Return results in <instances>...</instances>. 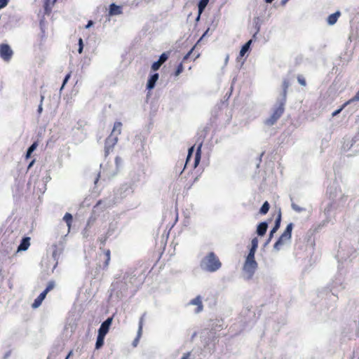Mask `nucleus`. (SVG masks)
Returning <instances> with one entry per match:
<instances>
[{
	"label": "nucleus",
	"mask_w": 359,
	"mask_h": 359,
	"mask_svg": "<svg viewBox=\"0 0 359 359\" xmlns=\"http://www.w3.org/2000/svg\"><path fill=\"white\" fill-rule=\"evenodd\" d=\"M122 128V123L119 121L114 123L113 130L111 135L105 140V156H108L110 151L113 149L114 146L118 141V135L121 134Z\"/></svg>",
	"instance_id": "obj_1"
},
{
	"label": "nucleus",
	"mask_w": 359,
	"mask_h": 359,
	"mask_svg": "<svg viewBox=\"0 0 359 359\" xmlns=\"http://www.w3.org/2000/svg\"><path fill=\"white\" fill-rule=\"evenodd\" d=\"M104 335L98 334L97 337V341L95 344V348L100 349L104 344Z\"/></svg>",
	"instance_id": "obj_21"
},
{
	"label": "nucleus",
	"mask_w": 359,
	"mask_h": 359,
	"mask_svg": "<svg viewBox=\"0 0 359 359\" xmlns=\"http://www.w3.org/2000/svg\"><path fill=\"white\" fill-rule=\"evenodd\" d=\"M112 323V318H108L105 321H104L99 330H98V334H102L106 336V334L108 333L109 330V327Z\"/></svg>",
	"instance_id": "obj_8"
},
{
	"label": "nucleus",
	"mask_w": 359,
	"mask_h": 359,
	"mask_svg": "<svg viewBox=\"0 0 359 359\" xmlns=\"http://www.w3.org/2000/svg\"><path fill=\"white\" fill-rule=\"evenodd\" d=\"M346 106H344V104L337 110L334 111L333 113H332V116H337V114H339Z\"/></svg>",
	"instance_id": "obj_36"
},
{
	"label": "nucleus",
	"mask_w": 359,
	"mask_h": 359,
	"mask_svg": "<svg viewBox=\"0 0 359 359\" xmlns=\"http://www.w3.org/2000/svg\"><path fill=\"white\" fill-rule=\"evenodd\" d=\"M269 203L267 201H265L259 209V213L261 215H266L269 212Z\"/></svg>",
	"instance_id": "obj_23"
},
{
	"label": "nucleus",
	"mask_w": 359,
	"mask_h": 359,
	"mask_svg": "<svg viewBox=\"0 0 359 359\" xmlns=\"http://www.w3.org/2000/svg\"><path fill=\"white\" fill-rule=\"evenodd\" d=\"M204 262L206 269L211 272L218 270L222 266L219 258L212 252L208 254L204 259Z\"/></svg>",
	"instance_id": "obj_3"
},
{
	"label": "nucleus",
	"mask_w": 359,
	"mask_h": 359,
	"mask_svg": "<svg viewBox=\"0 0 359 359\" xmlns=\"http://www.w3.org/2000/svg\"><path fill=\"white\" fill-rule=\"evenodd\" d=\"M13 51L7 43L0 44V57L6 62H9L12 58Z\"/></svg>",
	"instance_id": "obj_7"
},
{
	"label": "nucleus",
	"mask_w": 359,
	"mask_h": 359,
	"mask_svg": "<svg viewBox=\"0 0 359 359\" xmlns=\"http://www.w3.org/2000/svg\"><path fill=\"white\" fill-rule=\"evenodd\" d=\"M278 229L273 226V228L271 229V232H270V236H269V240L271 238V237L273 236V234L276 232V231L278 230Z\"/></svg>",
	"instance_id": "obj_40"
},
{
	"label": "nucleus",
	"mask_w": 359,
	"mask_h": 359,
	"mask_svg": "<svg viewBox=\"0 0 359 359\" xmlns=\"http://www.w3.org/2000/svg\"><path fill=\"white\" fill-rule=\"evenodd\" d=\"M292 223H290L287 224L284 232L281 234L278 241L275 243L273 245L275 250H279L283 245H285L287 242L290 241L292 237Z\"/></svg>",
	"instance_id": "obj_4"
},
{
	"label": "nucleus",
	"mask_w": 359,
	"mask_h": 359,
	"mask_svg": "<svg viewBox=\"0 0 359 359\" xmlns=\"http://www.w3.org/2000/svg\"><path fill=\"white\" fill-rule=\"evenodd\" d=\"M161 65H162L158 61H156L152 64L151 69L154 72L157 71Z\"/></svg>",
	"instance_id": "obj_32"
},
{
	"label": "nucleus",
	"mask_w": 359,
	"mask_h": 359,
	"mask_svg": "<svg viewBox=\"0 0 359 359\" xmlns=\"http://www.w3.org/2000/svg\"><path fill=\"white\" fill-rule=\"evenodd\" d=\"M159 75L158 73L152 74L148 79L147 83V89L151 90L154 88L156 81H158Z\"/></svg>",
	"instance_id": "obj_11"
},
{
	"label": "nucleus",
	"mask_w": 359,
	"mask_h": 359,
	"mask_svg": "<svg viewBox=\"0 0 359 359\" xmlns=\"http://www.w3.org/2000/svg\"><path fill=\"white\" fill-rule=\"evenodd\" d=\"M38 143L35 142L29 147L26 154V158H29L30 157L32 153L36 149Z\"/></svg>",
	"instance_id": "obj_25"
},
{
	"label": "nucleus",
	"mask_w": 359,
	"mask_h": 359,
	"mask_svg": "<svg viewBox=\"0 0 359 359\" xmlns=\"http://www.w3.org/2000/svg\"><path fill=\"white\" fill-rule=\"evenodd\" d=\"M34 160H33V161L29 163V165L28 168H29L30 167H32V165L34 164Z\"/></svg>",
	"instance_id": "obj_43"
},
{
	"label": "nucleus",
	"mask_w": 359,
	"mask_h": 359,
	"mask_svg": "<svg viewBox=\"0 0 359 359\" xmlns=\"http://www.w3.org/2000/svg\"><path fill=\"white\" fill-rule=\"evenodd\" d=\"M201 147H202V143H200L197 147L196 152L195 156H194V168H196L200 162L201 156Z\"/></svg>",
	"instance_id": "obj_16"
},
{
	"label": "nucleus",
	"mask_w": 359,
	"mask_h": 359,
	"mask_svg": "<svg viewBox=\"0 0 359 359\" xmlns=\"http://www.w3.org/2000/svg\"><path fill=\"white\" fill-rule=\"evenodd\" d=\"M208 2H209V0H200L198 5L199 15H201L203 13V11L207 6Z\"/></svg>",
	"instance_id": "obj_22"
},
{
	"label": "nucleus",
	"mask_w": 359,
	"mask_h": 359,
	"mask_svg": "<svg viewBox=\"0 0 359 359\" xmlns=\"http://www.w3.org/2000/svg\"><path fill=\"white\" fill-rule=\"evenodd\" d=\"M194 147H191V148H189L187 158L186 164H187L191 161V155L194 152Z\"/></svg>",
	"instance_id": "obj_31"
},
{
	"label": "nucleus",
	"mask_w": 359,
	"mask_h": 359,
	"mask_svg": "<svg viewBox=\"0 0 359 359\" xmlns=\"http://www.w3.org/2000/svg\"><path fill=\"white\" fill-rule=\"evenodd\" d=\"M43 100V96H41V103H42ZM38 111H39V113H41V111H42V106H41V104H40V105L39 106Z\"/></svg>",
	"instance_id": "obj_41"
},
{
	"label": "nucleus",
	"mask_w": 359,
	"mask_h": 359,
	"mask_svg": "<svg viewBox=\"0 0 359 359\" xmlns=\"http://www.w3.org/2000/svg\"><path fill=\"white\" fill-rule=\"evenodd\" d=\"M93 24L92 21H89L88 24L87 25L86 27H89Z\"/></svg>",
	"instance_id": "obj_44"
},
{
	"label": "nucleus",
	"mask_w": 359,
	"mask_h": 359,
	"mask_svg": "<svg viewBox=\"0 0 359 359\" xmlns=\"http://www.w3.org/2000/svg\"><path fill=\"white\" fill-rule=\"evenodd\" d=\"M168 58V54L166 53H163L161 55L158 59V62L163 65Z\"/></svg>",
	"instance_id": "obj_30"
},
{
	"label": "nucleus",
	"mask_w": 359,
	"mask_h": 359,
	"mask_svg": "<svg viewBox=\"0 0 359 359\" xmlns=\"http://www.w3.org/2000/svg\"><path fill=\"white\" fill-rule=\"evenodd\" d=\"M30 245V238L25 237L18 248V252L27 250Z\"/></svg>",
	"instance_id": "obj_12"
},
{
	"label": "nucleus",
	"mask_w": 359,
	"mask_h": 359,
	"mask_svg": "<svg viewBox=\"0 0 359 359\" xmlns=\"http://www.w3.org/2000/svg\"><path fill=\"white\" fill-rule=\"evenodd\" d=\"M55 287V282L54 281H50L47 286H46V288L44 290V291H43L38 297L37 298L35 299V300L34 301L32 305V307L33 309H36L38 308L42 303V302L43 301V299L46 298V294H48V292H50V290H52Z\"/></svg>",
	"instance_id": "obj_6"
},
{
	"label": "nucleus",
	"mask_w": 359,
	"mask_h": 359,
	"mask_svg": "<svg viewBox=\"0 0 359 359\" xmlns=\"http://www.w3.org/2000/svg\"><path fill=\"white\" fill-rule=\"evenodd\" d=\"M267 228H268V224L266 222H261L258 225L257 229V234L261 236H264L266 232Z\"/></svg>",
	"instance_id": "obj_14"
},
{
	"label": "nucleus",
	"mask_w": 359,
	"mask_h": 359,
	"mask_svg": "<svg viewBox=\"0 0 359 359\" xmlns=\"http://www.w3.org/2000/svg\"><path fill=\"white\" fill-rule=\"evenodd\" d=\"M122 13V8L120 6H117L115 4H111L109 6V15H116Z\"/></svg>",
	"instance_id": "obj_13"
},
{
	"label": "nucleus",
	"mask_w": 359,
	"mask_h": 359,
	"mask_svg": "<svg viewBox=\"0 0 359 359\" xmlns=\"http://www.w3.org/2000/svg\"><path fill=\"white\" fill-rule=\"evenodd\" d=\"M57 0H43L44 15H50L52 8Z\"/></svg>",
	"instance_id": "obj_9"
},
{
	"label": "nucleus",
	"mask_w": 359,
	"mask_h": 359,
	"mask_svg": "<svg viewBox=\"0 0 359 359\" xmlns=\"http://www.w3.org/2000/svg\"><path fill=\"white\" fill-rule=\"evenodd\" d=\"M193 49H191L183 57L182 59V62L184 63L190 56V55L191 54L192 51H193Z\"/></svg>",
	"instance_id": "obj_37"
},
{
	"label": "nucleus",
	"mask_w": 359,
	"mask_h": 359,
	"mask_svg": "<svg viewBox=\"0 0 359 359\" xmlns=\"http://www.w3.org/2000/svg\"><path fill=\"white\" fill-rule=\"evenodd\" d=\"M189 304L196 305L197 308L195 309L196 313H199L203 311V306L201 296H197L196 298L191 299Z\"/></svg>",
	"instance_id": "obj_10"
},
{
	"label": "nucleus",
	"mask_w": 359,
	"mask_h": 359,
	"mask_svg": "<svg viewBox=\"0 0 359 359\" xmlns=\"http://www.w3.org/2000/svg\"><path fill=\"white\" fill-rule=\"evenodd\" d=\"M8 2V0H0V8L5 7Z\"/></svg>",
	"instance_id": "obj_38"
},
{
	"label": "nucleus",
	"mask_w": 359,
	"mask_h": 359,
	"mask_svg": "<svg viewBox=\"0 0 359 359\" xmlns=\"http://www.w3.org/2000/svg\"><path fill=\"white\" fill-rule=\"evenodd\" d=\"M184 70V67H183V63L181 62L177 67L175 73H174V76H178Z\"/></svg>",
	"instance_id": "obj_29"
},
{
	"label": "nucleus",
	"mask_w": 359,
	"mask_h": 359,
	"mask_svg": "<svg viewBox=\"0 0 359 359\" xmlns=\"http://www.w3.org/2000/svg\"><path fill=\"white\" fill-rule=\"evenodd\" d=\"M63 220L66 222L68 226V232H69L73 222V217L72 214L69 212L65 213V215L63 217Z\"/></svg>",
	"instance_id": "obj_18"
},
{
	"label": "nucleus",
	"mask_w": 359,
	"mask_h": 359,
	"mask_svg": "<svg viewBox=\"0 0 359 359\" xmlns=\"http://www.w3.org/2000/svg\"><path fill=\"white\" fill-rule=\"evenodd\" d=\"M72 351H71L69 353V354L67 355V358H66L65 359H68V358H69V357L72 355Z\"/></svg>",
	"instance_id": "obj_45"
},
{
	"label": "nucleus",
	"mask_w": 359,
	"mask_h": 359,
	"mask_svg": "<svg viewBox=\"0 0 359 359\" xmlns=\"http://www.w3.org/2000/svg\"><path fill=\"white\" fill-rule=\"evenodd\" d=\"M257 267L258 264L255 260V256L248 255L243 266L244 278L247 280L252 279Z\"/></svg>",
	"instance_id": "obj_2"
},
{
	"label": "nucleus",
	"mask_w": 359,
	"mask_h": 359,
	"mask_svg": "<svg viewBox=\"0 0 359 359\" xmlns=\"http://www.w3.org/2000/svg\"><path fill=\"white\" fill-rule=\"evenodd\" d=\"M273 0H265L266 3H271Z\"/></svg>",
	"instance_id": "obj_46"
},
{
	"label": "nucleus",
	"mask_w": 359,
	"mask_h": 359,
	"mask_svg": "<svg viewBox=\"0 0 359 359\" xmlns=\"http://www.w3.org/2000/svg\"><path fill=\"white\" fill-rule=\"evenodd\" d=\"M289 86H290L289 81L287 79H285L283 82L284 100H285L287 90V88H289Z\"/></svg>",
	"instance_id": "obj_26"
},
{
	"label": "nucleus",
	"mask_w": 359,
	"mask_h": 359,
	"mask_svg": "<svg viewBox=\"0 0 359 359\" xmlns=\"http://www.w3.org/2000/svg\"><path fill=\"white\" fill-rule=\"evenodd\" d=\"M143 321H144V317L142 316L140 319L137 336V338L135 339V341H138L142 335V327H143Z\"/></svg>",
	"instance_id": "obj_24"
},
{
	"label": "nucleus",
	"mask_w": 359,
	"mask_h": 359,
	"mask_svg": "<svg viewBox=\"0 0 359 359\" xmlns=\"http://www.w3.org/2000/svg\"><path fill=\"white\" fill-rule=\"evenodd\" d=\"M104 262L102 265V269H106L108 268V266L109 264V262L111 259V251L110 250H104Z\"/></svg>",
	"instance_id": "obj_15"
},
{
	"label": "nucleus",
	"mask_w": 359,
	"mask_h": 359,
	"mask_svg": "<svg viewBox=\"0 0 359 359\" xmlns=\"http://www.w3.org/2000/svg\"><path fill=\"white\" fill-rule=\"evenodd\" d=\"M284 105L285 100L280 102L279 105L276 109H274L271 116L266 120L265 123L266 125L272 126L280 118L285 110Z\"/></svg>",
	"instance_id": "obj_5"
},
{
	"label": "nucleus",
	"mask_w": 359,
	"mask_h": 359,
	"mask_svg": "<svg viewBox=\"0 0 359 359\" xmlns=\"http://www.w3.org/2000/svg\"><path fill=\"white\" fill-rule=\"evenodd\" d=\"M189 356H190V353H187L184 354V355L182 356V358L181 359H189Z\"/></svg>",
	"instance_id": "obj_42"
},
{
	"label": "nucleus",
	"mask_w": 359,
	"mask_h": 359,
	"mask_svg": "<svg viewBox=\"0 0 359 359\" xmlns=\"http://www.w3.org/2000/svg\"><path fill=\"white\" fill-rule=\"evenodd\" d=\"M41 29H42L43 36V35H44V33H45V31H44V29H43V28H41Z\"/></svg>",
	"instance_id": "obj_47"
},
{
	"label": "nucleus",
	"mask_w": 359,
	"mask_h": 359,
	"mask_svg": "<svg viewBox=\"0 0 359 359\" xmlns=\"http://www.w3.org/2000/svg\"><path fill=\"white\" fill-rule=\"evenodd\" d=\"M281 222V211L279 209L275 221L274 226L279 229Z\"/></svg>",
	"instance_id": "obj_27"
},
{
	"label": "nucleus",
	"mask_w": 359,
	"mask_h": 359,
	"mask_svg": "<svg viewBox=\"0 0 359 359\" xmlns=\"http://www.w3.org/2000/svg\"><path fill=\"white\" fill-rule=\"evenodd\" d=\"M278 229L273 226V228L271 229V232H270V236H269V240L271 238V237L273 236V234L276 232V231L278 230Z\"/></svg>",
	"instance_id": "obj_39"
},
{
	"label": "nucleus",
	"mask_w": 359,
	"mask_h": 359,
	"mask_svg": "<svg viewBox=\"0 0 359 359\" xmlns=\"http://www.w3.org/2000/svg\"><path fill=\"white\" fill-rule=\"evenodd\" d=\"M252 43V40H249L246 43H245L241 50H240V57H243L245 54L248 51L250 46Z\"/></svg>",
	"instance_id": "obj_20"
},
{
	"label": "nucleus",
	"mask_w": 359,
	"mask_h": 359,
	"mask_svg": "<svg viewBox=\"0 0 359 359\" xmlns=\"http://www.w3.org/2000/svg\"><path fill=\"white\" fill-rule=\"evenodd\" d=\"M297 80H298V82L303 86H305L306 85V80L305 79L301 76V75H299L297 76Z\"/></svg>",
	"instance_id": "obj_33"
},
{
	"label": "nucleus",
	"mask_w": 359,
	"mask_h": 359,
	"mask_svg": "<svg viewBox=\"0 0 359 359\" xmlns=\"http://www.w3.org/2000/svg\"><path fill=\"white\" fill-rule=\"evenodd\" d=\"M340 16V12L337 11L334 13L330 15L327 18V23L330 25L335 24Z\"/></svg>",
	"instance_id": "obj_17"
},
{
	"label": "nucleus",
	"mask_w": 359,
	"mask_h": 359,
	"mask_svg": "<svg viewBox=\"0 0 359 359\" xmlns=\"http://www.w3.org/2000/svg\"><path fill=\"white\" fill-rule=\"evenodd\" d=\"M357 101H359V90L357 92V93L355 95V96L353 97H352L351 99H350L348 101H346L344 104V106H347L349 104H351V103H352L353 102H357Z\"/></svg>",
	"instance_id": "obj_28"
},
{
	"label": "nucleus",
	"mask_w": 359,
	"mask_h": 359,
	"mask_svg": "<svg viewBox=\"0 0 359 359\" xmlns=\"http://www.w3.org/2000/svg\"><path fill=\"white\" fill-rule=\"evenodd\" d=\"M79 50H78V51H79V53H82V51H83V40H82V39H81V38H80V39H79Z\"/></svg>",
	"instance_id": "obj_34"
},
{
	"label": "nucleus",
	"mask_w": 359,
	"mask_h": 359,
	"mask_svg": "<svg viewBox=\"0 0 359 359\" xmlns=\"http://www.w3.org/2000/svg\"><path fill=\"white\" fill-rule=\"evenodd\" d=\"M251 244H252V246H251V248L250 250V252H249L248 255L255 256V252H256L257 248L258 247V239H257V238H254L252 240V241H251Z\"/></svg>",
	"instance_id": "obj_19"
},
{
	"label": "nucleus",
	"mask_w": 359,
	"mask_h": 359,
	"mask_svg": "<svg viewBox=\"0 0 359 359\" xmlns=\"http://www.w3.org/2000/svg\"><path fill=\"white\" fill-rule=\"evenodd\" d=\"M70 77H71V72L68 73L66 75V76L65 77L61 89H62L64 88V86H65L66 83L68 81V80L69 79Z\"/></svg>",
	"instance_id": "obj_35"
}]
</instances>
